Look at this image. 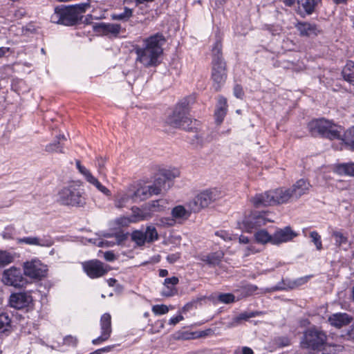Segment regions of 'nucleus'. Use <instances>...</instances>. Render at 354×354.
Listing matches in <instances>:
<instances>
[{"label":"nucleus","mask_w":354,"mask_h":354,"mask_svg":"<svg viewBox=\"0 0 354 354\" xmlns=\"http://www.w3.org/2000/svg\"><path fill=\"white\" fill-rule=\"evenodd\" d=\"M227 111V99L223 96H219L218 99V103L216 109L214 112L215 120L217 124H221Z\"/></svg>","instance_id":"nucleus-25"},{"label":"nucleus","mask_w":354,"mask_h":354,"mask_svg":"<svg viewBox=\"0 0 354 354\" xmlns=\"http://www.w3.org/2000/svg\"><path fill=\"white\" fill-rule=\"evenodd\" d=\"M218 300L223 304H231L235 301V296L232 293H221L218 296Z\"/></svg>","instance_id":"nucleus-47"},{"label":"nucleus","mask_w":354,"mask_h":354,"mask_svg":"<svg viewBox=\"0 0 354 354\" xmlns=\"http://www.w3.org/2000/svg\"><path fill=\"white\" fill-rule=\"evenodd\" d=\"M262 311H245L233 318V323L235 326L241 324L242 321H248L250 318L262 315Z\"/></svg>","instance_id":"nucleus-29"},{"label":"nucleus","mask_w":354,"mask_h":354,"mask_svg":"<svg viewBox=\"0 0 354 354\" xmlns=\"http://www.w3.org/2000/svg\"><path fill=\"white\" fill-rule=\"evenodd\" d=\"M326 340L325 333L312 327L304 332L301 344L303 348L310 350L312 354H333L331 346L327 344Z\"/></svg>","instance_id":"nucleus-4"},{"label":"nucleus","mask_w":354,"mask_h":354,"mask_svg":"<svg viewBox=\"0 0 354 354\" xmlns=\"http://www.w3.org/2000/svg\"><path fill=\"white\" fill-rule=\"evenodd\" d=\"M14 260L13 256L6 252L0 250V267H4L12 263Z\"/></svg>","instance_id":"nucleus-43"},{"label":"nucleus","mask_w":354,"mask_h":354,"mask_svg":"<svg viewBox=\"0 0 354 354\" xmlns=\"http://www.w3.org/2000/svg\"><path fill=\"white\" fill-rule=\"evenodd\" d=\"M245 289L246 290L247 294L249 295L257 291L258 290V287L256 285L250 284L245 286Z\"/></svg>","instance_id":"nucleus-61"},{"label":"nucleus","mask_w":354,"mask_h":354,"mask_svg":"<svg viewBox=\"0 0 354 354\" xmlns=\"http://www.w3.org/2000/svg\"><path fill=\"white\" fill-rule=\"evenodd\" d=\"M76 166L79 171L84 176L86 180H87L89 176H92L91 173L86 167L81 165L80 160H76Z\"/></svg>","instance_id":"nucleus-53"},{"label":"nucleus","mask_w":354,"mask_h":354,"mask_svg":"<svg viewBox=\"0 0 354 354\" xmlns=\"http://www.w3.org/2000/svg\"><path fill=\"white\" fill-rule=\"evenodd\" d=\"M86 180L91 184L93 185L100 192L106 196H111V191L105 186L102 185L100 182L93 175L89 176Z\"/></svg>","instance_id":"nucleus-35"},{"label":"nucleus","mask_w":354,"mask_h":354,"mask_svg":"<svg viewBox=\"0 0 354 354\" xmlns=\"http://www.w3.org/2000/svg\"><path fill=\"white\" fill-rule=\"evenodd\" d=\"M344 80L354 84V62L348 61L342 71Z\"/></svg>","instance_id":"nucleus-30"},{"label":"nucleus","mask_w":354,"mask_h":354,"mask_svg":"<svg viewBox=\"0 0 354 354\" xmlns=\"http://www.w3.org/2000/svg\"><path fill=\"white\" fill-rule=\"evenodd\" d=\"M310 187L309 181L304 178L296 181L291 188H289L293 200L297 201L303 195L307 194Z\"/></svg>","instance_id":"nucleus-19"},{"label":"nucleus","mask_w":354,"mask_h":354,"mask_svg":"<svg viewBox=\"0 0 354 354\" xmlns=\"http://www.w3.org/2000/svg\"><path fill=\"white\" fill-rule=\"evenodd\" d=\"M254 238L258 243L266 244L270 243L272 244V234H270L266 230H259L256 232Z\"/></svg>","instance_id":"nucleus-31"},{"label":"nucleus","mask_w":354,"mask_h":354,"mask_svg":"<svg viewBox=\"0 0 354 354\" xmlns=\"http://www.w3.org/2000/svg\"><path fill=\"white\" fill-rule=\"evenodd\" d=\"M337 171L342 174L354 176V163H344L337 167Z\"/></svg>","instance_id":"nucleus-36"},{"label":"nucleus","mask_w":354,"mask_h":354,"mask_svg":"<svg viewBox=\"0 0 354 354\" xmlns=\"http://www.w3.org/2000/svg\"><path fill=\"white\" fill-rule=\"evenodd\" d=\"M342 140L346 145L354 150V126L344 132Z\"/></svg>","instance_id":"nucleus-33"},{"label":"nucleus","mask_w":354,"mask_h":354,"mask_svg":"<svg viewBox=\"0 0 354 354\" xmlns=\"http://www.w3.org/2000/svg\"><path fill=\"white\" fill-rule=\"evenodd\" d=\"M321 0H297L299 5V9L303 8L304 11L299 10L297 13L301 17H305L306 15H312L315 10L316 6Z\"/></svg>","instance_id":"nucleus-24"},{"label":"nucleus","mask_w":354,"mask_h":354,"mask_svg":"<svg viewBox=\"0 0 354 354\" xmlns=\"http://www.w3.org/2000/svg\"><path fill=\"white\" fill-rule=\"evenodd\" d=\"M66 138L64 134H59L56 136V140L49 143L45 147V151L48 153H64L63 150L64 146V142L66 141Z\"/></svg>","instance_id":"nucleus-28"},{"label":"nucleus","mask_w":354,"mask_h":354,"mask_svg":"<svg viewBox=\"0 0 354 354\" xmlns=\"http://www.w3.org/2000/svg\"><path fill=\"white\" fill-rule=\"evenodd\" d=\"M178 281L179 279L176 277L166 278L163 283L164 287L161 291V295L166 297L175 295L177 293L175 286L178 283Z\"/></svg>","instance_id":"nucleus-26"},{"label":"nucleus","mask_w":354,"mask_h":354,"mask_svg":"<svg viewBox=\"0 0 354 354\" xmlns=\"http://www.w3.org/2000/svg\"><path fill=\"white\" fill-rule=\"evenodd\" d=\"M50 21L66 26H74L80 24V18L75 15L74 8L70 6L59 5L55 7L50 16Z\"/></svg>","instance_id":"nucleus-7"},{"label":"nucleus","mask_w":354,"mask_h":354,"mask_svg":"<svg viewBox=\"0 0 354 354\" xmlns=\"http://www.w3.org/2000/svg\"><path fill=\"white\" fill-rule=\"evenodd\" d=\"M242 354H254V352L250 348L245 346L242 349Z\"/></svg>","instance_id":"nucleus-64"},{"label":"nucleus","mask_w":354,"mask_h":354,"mask_svg":"<svg viewBox=\"0 0 354 354\" xmlns=\"http://www.w3.org/2000/svg\"><path fill=\"white\" fill-rule=\"evenodd\" d=\"M274 205L287 203L293 201L289 188L280 187L271 190Z\"/></svg>","instance_id":"nucleus-22"},{"label":"nucleus","mask_w":354,"mask_h":354,"mask_svg":"<svg viewBox=\"0 0 354 354\" xmlns=\"http://www.w3.org/2000/svg\"><path fill=\"white\" fill-rule=\"evenodd\" d=\"M78 343V339L76 337L72 335H66L64 338V344L68 346L76 347Z\"/></svg>","instance_id":"nucleus-51"},{"label":"nucleus","mask_w":354,"mask_h":354,"mask_svg":"<svg viewBox=\"0 0 354 354\" xmlns=\"http://www.w3.org/2000/svg\"><path fill=\"white\" fill-rule=\"evenodd\" d=\"M57 201L64 205L84 207L86 202L84 189L80 185H70L58 192Z\"/></svg>","instance_id":"nucleus-6"},{"label":"nucleus","mask_w":354,"mask_h":354,"mask_svg":"<svg viewBox=\"0 0 354 354\" xmlns=\"http://www.w3.org/2000/svg\"><path fill=\"white\" fill-rule=\"evenodd\" d=\"M131 240L136 243L138 246H142L146 242V235L140 230H134L131 234Z\"/></svg>","instance_id":"nucleus-34"},{"label":"nucleus","mask_w":354,"mask_h":354,"mask_svg":"<svg viewBox=\"0 0 354 354\" xmlns=\"http://www.w3.org/2000/svg\"><path fill=\"white\" fill-rule=\"evenodd\" d=\"M90 1L91 0H88V2L84 3L70 5L71 7L74 8L75 15L80 18V23L82 22L83 19V16L81 14L82 12H84L87 8L90 7Z\"/></svg>","instance_id":"nucleus-42"},{"label":"nucleus","mask_w":354,"mask_h":354,"mask_svg":"<svg viewBox=\"0 0 354 354\" xmlns=\"http://www.w3.org/2000/svg\"><path fill=\"white\" fill-rule=\"evenodd\" d=\"M218 197V192L215 189H207L201 192L194 198L192 204L190 205L192 211L199 212L215 201Z\"/></svg>","instance_id":"nucleus-12"},{"label":"nucleus","mask_w":354,"mask_h":354,"mask_svg":"<svg viewBox=\"0 0 354 354\" xmlns=\"http://www.w3.org/2000/svg\"><path fill=\"white\" fill-rule=\"evenodd\" d=\"M104 257L106 261L109 262L113 261L116 259L115 254L112 251L105 252L104 254Z\"/></svg>","instance_id":"nucleus-59"},{"label":"nucleus","mask_w":354,"mask_h":354,"mask_svg":"<svg viewBox=\"0 0 354 354\" xmlns=\"http://www.w3.org/2000/svg\"><path fill=\"white\" fill-rule=\"evenodd\" d=\"M352 319V317L345 313H334L328 317L330 324L337 328L349 324Z\"/></svg>","instance_id":"nucleus-23"},{"label":"nucleus","mask_w":354,"mask_h":354,"mask_svg":"<svg viewBox=\"0 0 354 354\" xmlns=\"http://www.w3.org/2000/svg\"><path fill=\"white\" fill-rule=\"evenodd\" d=\"M167 40L161 32H156L142 41V45L134 47L137 55L136 62L142 64L145 68L156 67L161 61L163 54V46Z\"/></svg>","instance_id":"nucleus-1"},{"label":"nucleus","mask_w":354,"mask_h":354,"mask_svg":"<svg viewBox=\"0 0 354 354\" xmlns=\"http://www.w3.org/2000/svg\"><path fill=\"white\" fill-rule=\"evenodd\" d=\"M153 313L156 315H165L168 313L169 308L166 305H155L152 307Z\"/></svg>","instance_id":"nucleus-49"},{"label":"nucleus","mask_w":354,"mask_h":354,"mask_svg":"<svg viewBox=\"0 0 354 354\" xmlns=\"http://www.w3.org/2000/svg\"><path fill=\"white\" fill-rule=\"evenodd\" d=\"M333 236L335 238V244L338 246H341L348 241L347 236H344L343 233L339 231L333 232Z\"/></svg>","instance_id":"nucleus-45"},{"label":"nucleus","mask_w":354,"mask_h":354,"mask_svg":"<svg viewBox=\"0 0 354 354\" xmlns=\"http://www.w3.org/2000/svg\"><path fill=\"white\" fill-rule=\"evenodd\" d=\"M295 28L299 32L300 37H305L314 39L319 35L323 33L321 27L315 23L308 21H298L295 25Z\"/></svg>","instance_id":"nucleus-14"},{"label":"nucleus","mask_w":354,"mask_h":354,"mask_svg":"<svg viewBox=\"0 0 354 354\" xmlns=\"http://www.w3.org/2000/svg\"><path fill=\"white\" fill-rule=\"evenodd\" d=\"M129 236L128 233H123L122 232H117L114 234V237L115 238L116 244L120 245L122 244L125 240L127 239Z\"/></svg>","instance_id":"nucleus-54"},{"label":"nucleus","mask_w":354,"mask_h":354,"mask_svg":"<svg viewBox=\"0 0 354 354\" xmlns=\"http://www.w3.org/2000/svg\"><path fill=\"white\" fill-rule=\"evenodd\" d=\"M193 101L190 96L181 100L175 106L173 112L166 119V122L174 127L180 128L187 131L197 129L198 121L189 117V104Z\"/></svg>","instance_id":"nucleus-3"},{"label":"nucleus","mask_w":354,"mask_h":354,"mask_svg":"<svg viewBox=\"0 0 354 354\" xmlns=\"http://www.w3.org/2000/svg\"><path fill=\"white\" fill-rule=\"evenodd\" d=\"M310 237L312 239V241L315 245L316 248L318 250L322 249V243L321 240V236L316 231H313L310 232Z\"/></svg>","instance_id":"nucleus-48"},{"label":"nucleus","mask_w":354,"mask_h":354,"mask_svg":"<svg viewBox=\"0 0 354 354\" xmlns=\"http://www.w3.org/2000/svg\"><path fill=\"white\" fill-rule=\"evenodd\" d=\"M194 138L196 139V142L194 141V139H192V144L196 143L197 145H199L200 147H202L203 145V140L198 134L194 135Z\"/></svg>","instance_id":"nucleus-62"},{"label":"nucleus","mask_w":354,"mask_h":354,"mask_svg":"<svg viewBox=\"0 0 354 354\" xmlns=\"http://www.w3.org/2000/svg\"><path fill=\"white\" fill-rule=\"evenodd\" d=\"M184 319L183 316L181 315H178L176 317H171L169 320V324H171V325H176L179 322H180L181 320H183Z\"/></svg>","instance_id":"nucleus-60"},{"label":"nucleus","mask_w":354,"mask_h":354,"mask_svg":"<svg viewBox=\"0 0 354 354\" xmlns=\"http://www.w3.org/2000/svg\"><path fill=\"white\" fill-rule=\"evenodd\" d=\"M269 212L266 211H253L245 216L241 223H238L239 228L245 230L247 232H252L254 230L265 225L268 222H272L268 217Z\"/></svg>","instance_id":"nucleus-8"},{"label":"nucleus","mask_w":354,"mask_h":354,"mask_svg":"<svg viewBox=\"0 0 354 354\" xmlns=\"http://www.w3.org/2000/svg\"><path fill=\"white\" fill-rule=\"evenodd\" d=\"M222 41L217 38L212 49L211 80L212 87L219 91L225 84L227 77V63L222 53Z\"/></svg>","instance_id":"nucleus-2"},{"label":"nucleus","mask_w":354,"mask_h":354,"mask_svg":"<svg viewBox=\"0 0 354 354\" xmlns=\"http://www.w3.org/2000/svg\"><path fill=\"white\" fill-rule=\"evenodd\" d=\"M113 348V346H105L104 348L97 349L96 351H95L89 354H102L104 353H107V352L111 351Z\"/></svg>","instance_id":"nucleus-58"},{"label":"nucleus","mask_w":354,"mask_h":354,"mask_svg":"<svg viewBox=\"0 0 354 354\" xmlns=\"http://www.w3.org/2000/svg\"><path fill=\"white\" fill-rule=\"evenodd\" d=\"M309 133L313 137H322L329 140L340 139V132L329 120L324 118L315 119L307 124Z\"/></svg>","instance_id":"nucleus-5"},{"label":"nucleus","mask_w":354,"mask_h":354,"mask_svg":"<svg viewBox=\"0 0 354 354\" xmlns=\"http://www.w3.org/2000/svg\"><path fill=\"white\" fill-rule=\"evenodd\" d=\"M160 175L167 181V187H170L171 180L179 176V171L177 169L165 170Z\"/></svg>","instance_id":"nucleus-41"},{"label":"nucleus","mask_w":354,"mask_h":354,"mask_svg":"<svg viewBox=\"0 0 354 354\" xmlns=\"http://www.w3.org/2000/svg\"><path fill=\"white\" fill-rule=\"evenodd\" d=\"M311 277H312L311 275H308V276H305V277L298 278V279L294 280L293 281L290 282L288 286L290 288L292 289V288L299 287L300 286H302V285L305 284L306 283H307Z\"/></svg>","instance_id":"nucleus-46"},{"label":"nucleus","mask_w":354,"mask_h":354,"mask_svg":"<svg viewBox=\"0 0 354 354\" xmlns=\"http://www.w3.org/2000/svg\"><path fill=\"white\" fill-rule=\"evenodd\" d=\"M157 192L156 187L151 188L150 186L140 187L134 191L129 190L118 198L117 206L122 207L129 200L134 203L145 201L152 195H157Z\"/></svg>","instance_id":"nucleus-9"},{"label":"nucleus","mask_w":354,"mask_h":354,"mask_svg":"<svg viewBox=\"0 0 354 354\" xmlns=\"http://www.w3.org/2000/svg\"><path fill=\"white\" fill-rule=\"evenodd\" d=\"M24 272L20 268L11 267L3 271L2 275V281L5 285L14 286L15 288H22L28 283V281Z\"/></svg>","instance_id":"nucleus-11"},{"label":"nucleus","mask_w":354,"mask_h":354,"mask_svg":"<svg viewBox=\"0 0 354 354\" xmlns=\"http://www.w3.org/2000/svg\"><path fill=\"white\" fill-rule=\"evenodd\" d=\"M101 335L96 339H93L92 343L94 345L99 344L107 340L111 334V317L109 313H104L100 319Z\"/></svg>","instance_id":"nucleus-16"},{"label":"nucleus","mask_w":354,"mask_h":354,"mask_svg":"<svg viewBox=\"0 0 354 354\" xmlns=\"http://www.w3.org/2000/svg\"><path fill=\"white\" fill-rule=\"evenodd\" d=\"M180 258L179 253L170 254L167 257V260L170 263L176 262Z\"/></svg>","instance_id":"nucleus-56"},{"label":"nucleus","mask_w":354,"mask_h":354,"mask_svg":"<svg viewBox=\"0 0 354 354\" xmlns=\"http://www.w3.org/2000/svg\"><path fill=\"white\" fill-rule=\"evenodd\" d=\"M160 222L163 225L173 226L175 224V221L173 218L165 217L160 219Z\"/></svg>","instance_id":"nucleus-57"},{"label":"nucleus","mask_w":354,"mask_h":354,"mask_svg":"<svg viewBox=\"0 0 354 354\" xmlns=\"http://www.w3.org/2000/svg\"><path fill=\"white\" fill-rule=\"evenodd\" d=\"M224 257V253L221 250L211 252L207 254H203L200 257V260L205 262L210 267L218 266Z\"/></svg>","instance_id":"nucleus-27"},{"label":"nucleus","mask_w":354,"mask_h":354,"mask_svg":"<svg viewBox=\"0 0 354 354\" xmlns=\"http://www.w3.org/2000/svg\"><path fill=\"white\" fill-rule=\"evenodd\" d=\"M250 201L256 208L274 205L271 190L261 194H257L251 198Z\"/></svg>","instance_id":"nucleus-21"},{"label":"nucleus","mask_w":354,"mask_h":354,"mask_svg":"<svg viewBox=\"0 0 354 354\" xmlns=\"http://www.w3.org/2000/svg\"><path fill=\"white\" fill-rule=\"evenodd\" d=\"M93 30L97 35L116 37L120 32L121 26L117 24L95 23L93 25Z\"/></svg>","instance_id":"nucleus-18"},{"label":"nucleus","mask_w":354,"mask_h":354,"mask_svg":"<svg viewBox=\"0 0 354 354\" xmlns=\"http://www.w3.org/2000/svg\"><path fill=\"white\" fill-rule=\"evenodd\" d=\"M165 201L163 199L152 201L149 203V209L152 212H160L164 209Z\"/></svg>","instance_id":"nucleus-44"},{"label":"nucleus","mask_w":354,"mask_h":354,"mask_svg":"<svg viewBox=\"0 0 354 354\" xmlns=\"http://www.w3.org/2000/svg\"><path fill=\"white\" fill-rule=\"evenodd\" d=\"M171 215L173 218H181L183 217L187 218L189 216V213L183 206L178 205L173 208L171 211Z\"/></svg>","instance_id":"nucleus-40"},{"label":"nucleus","mask_w":354,"mask_h":354,"mask_svg":"<svg viewBox=\"0 0 354 354\" xmlns=\"http://www.w3.org/2000/svg\"><path fill=\"white\" fill-rule=\"evenodd\" d=\"M144 234L146 235V242L152 243L158 239L157 230L153 226H148Z\"/></svg>","instance_id":"nucleus-39"},{"label":"nucleus","mask_w":354,"mask_h":354,"mask_svg":"<svg viewBox=\"0 0 354 354\" xmlns=\"http://www.w3.org/2000/svg\"><path fill=\"white\" fill-rule=\"evenodd\" d=\"M347 335L349 339L354 340V322L350 326L347 331Z\"/></svg>","instance_id":"nucleus-63"},{"label":"nucleus","mask_w":354,"mask_h":354,"mask_svg":"<svg viewBox=\"0 0 354 354\" xmlns=\"http://www.w3.org/2000/svg\"><path fill=\"white\" fill-rule=\"evenodd\" d=\"M233 94L236 98L243 99L245 93L241 84H236L234 85Z\"/></svg>","instance_id":"nucleus-52"},{"label":"nucleus","mask_w":354,"mask_h":354,"mask_svg":"<svg viewBox=\"0 0 354 354\" xmlns=\"http://www.w3.org/2000/svg\"><path fill=\"white\" fill-rule=\"evenodd\" d=\"M133 15V10L124 7V11L119 14H113L111 15V18L113 20H119L122 21H127Z\"/></svg>","instance_id":"nucleus-32"},{"label":"nucleus","mask_w":354,"mask_h":354,"mask_svg":"<svg viewBox=\"0 0 354 354\" xmlns=\"http://www.w3.org/2000/svg\"><path fill=\"white\" fill-rule=\"evenodd\" d=\"M18 243L26 245H38L41 247H50L53 245V239L48 236L39 238L37 236H27L17 239Z\"/></svg>","instance_id":"nucleus-20"},{"label":"nucleus","mask_w":354,"mask_h":354,"mask_svg":"<svg viewBox=\"0 0 354 354\" xmlns=\"http://www.w3.org/2000/svg\"><path fill=\"white\" fill-rule=\"evenodd\" d=\"M11 319L7 313H0V333H3L8 330L10 326Z\"/></svg>","instance_id":"nucleus-38"},{"label":"nucleus","mask_w":354,"mask_h":354,"mask_svg":"<svg viewBox=\"0 0 354 354\" xmlns=\"http://www.w3.org/2000/svg\"><path fill=\"white\" fill-rule=\"evenodd\" d=\"M297 234L290 226H286L283 228H277L272 234V245H279L283 243L292 241Z\"/></svg>","instance_id":"nucleus-17"},{"label":"nucleus","mask_w":354,"mask_h":354,"mask_svg":"<svg viewBox=\"0 0 354 354\" xmlns=\"http://www.w3.org/2000/svg\"><path fill=\"white\" fill-rule=\"evenodd\" d=\"M274 343L280 348H283L290 344V340L287 337H279L274 338Z\"/></svg>","instance_id":"nucleus-50"},{"label":"nucleus","mask_w":354,"mask_h":354,"mask_svg":"<svg viewBox=\"0 0 354 354\" xmlns=\"http://www.w3.org/2000/svg\"><path fill=\"white\" fill-rule=\"evenodd\" d=\"M24 274L32 279L41 280L47 274V266L39 259H33L23 263Z\"/></svg>","instance_id":"nucleus-10"},{"label":"nucleus","mask_w":354,"mask_h":354,"mask_svg":"<svg viewBox=\"0 0 354 354\" xmlns=\"http://www.w3.org/2000/svg\"><path fill=\"white\" fill-rule=\"evenodd\" d=\"M10 306L16 309H22L33 304L31 292H19L12 293L9 298Z\"/></svg>","instance_id":"nucleus-15"},{"label":"nucleus","mask_w":354,"mask_h":354,"mask_svg":"<svg viewBox=\"0 0 354 354\" xmlns=\"http://www.w3.org/2000/svg\"><path fill=\"white\" fill-rule=\"evenodd\" d=\"M149 186L151 188H153L155 187H156V189H158L157 195L160 193L162 189H167L169 188L167 187V181H166L160 174L156 178L153 184Z\"/></svg>","instance_id":"nucleus-37"},{"label":"nucleus","mask_w":354,"mask_h":354,"mask_svg":"<svg viewBox=\"0 0 354 354\" xmlns=\"http://www.w3.org/2000/svg\"><path fill=\"white\" fill-rule=\"evenodd\" d=\"M84 272L91 278L96 279L105 275L109 270L104 263L98 259H93L82 263Z\"/></svg>","instance_id":"nucleus-13"},{"label":"nucleus","mask_w":354,"mask_h":354,"mask_svg":"<svg viewBox=\"0 0 354 354\" xmlns=\"http://www.w3.org/2000/svg\"><path fill=\"white\" fill-rule=\"evenodd\" d=\"M204 299V297H198L196 298V299H193L192 301L186 304L182 308V311L183 313H185L187 311H189V310H191L192 308V307L194 306V304H196V303H198V301H201V300H203Z\"/></svg>","instance_id":"nucleus-55"}]
</instances>
